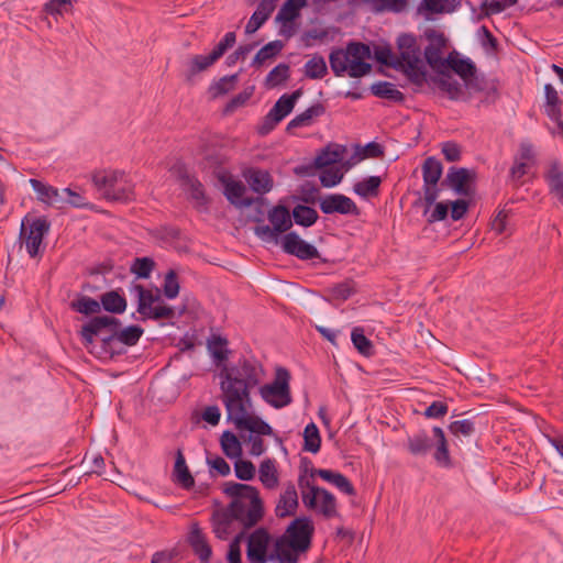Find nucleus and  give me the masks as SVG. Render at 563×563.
<instances>
[{"instance_id":"obj_1","label":"nucleus","mask_w":563,"mask_h":563,"mask_svg":"<svg viewBox=\"0 0 563 563\" xmlns=\"http://www.w3.org/2000/svg\"><path fill=\"white\" fill-rule=\"evenodd\" d=\"M263 367L254 360L242 358L235 365L221 373V399L228 419L239 430H246L260 435H272V427L260 417L252 415L251 390L256 387L263 376Z\"/></svg>"},{"instance_id":"obj_2","label":"nucleus","mask_w":563,"mask_h":563,"mask_svg":"<svg viewBox=\"0 0 563 563\" xmlns=\"http://www.w3.org/2000/svg\"><path fill=\"white\" fill-rule=\"evenodd\" d=\"M224 493L233 498L228 506L231 517L243 528L250 529L262 520L264 505L256 487L230 482L225 484Z\"/></svg>"},{"instance_id":"obj_3","label":"nucleus","mask_w":563,"mask_h":563,"mask_svg":"<svg viewBox=\"0 0 563 563\" xmlns=\"http://www.w3.org/2000/svg\"><path fill=\"white\" fill-rule=\"evenodd\" d=\"M314 526L308 517L294 519L285 532L275 539V556L279 563H298L312 542Z\"/></svg>"},{"instance_id":"obj_4","label":"nucleus","mask_w":563,"mask_h":563,"mask_svg":"<svg viewBox=\"0 0 563 563\" xmlns=\"http://www.w3.org/2000/svg\"><path fill=\"white\" fill-rule=\"evenodd\" d=\"M369 56L371 49L368 45L351 42L345 51L338 48L331 52L329 56L330 67L338 77L347 73L350 77L358 78L371 71L372 66L365 62Z\"/></svg>"},{"instance_id":"obj_5","label":"nucleus","mask_w":563,"mask_h":563,"mask_svg":"<svg viewBox=\"0 0 563 563\" xmlns=\"http://www.w3.org/2000/svg\"><path fill=\"white\" fill-rule=\"evenodd\" d=\"M92 183L102 197L109 201L129 202L134 200V184L121 170L103 169L92 175Z\"/></svg>"},{"instance_id":"obj_6","label":"nucleus","mask_w":563,"mask_h":563,"mask_svg":"<svg viewBox=\"0 0 563 563\" xmlns=\"http://www.w3.org/2000/svg\"><path fill=\"white\" fill-rule=\"evenodd\" d=\"M301 499L305 507L325 519L339 516L335 496L325 488L317 486L306 474L298 477Z\"/></svg>"},{"instance_id":"obj_7","label":"nucleus","mask_w":563,"mask_h":563,"mask_svg":"<svg viewBox=\"0 0 563 563\" xmlns=\"http://www.w3.org/2000/svg\"><path fill=\"white\" fill-rule=\"evenodd\" d=\"M119 325L120 321L114 317H95L81 328V341L89 347L96 339H100L104 349L112 350L115 344V329Z\"/></svg>"},{"instance_id":"obj_8","label":"nucleus","mask_w":563,"mask_h":563,"mask_svg":"<svg viewBox=\"0 0 563 563\" xmlns=\"http://www.w3.org/2000/svg\"><path fill=\"white\" fill-rule=\"evenodd\" d=\"M137 294V312L142 320H161L175 318V309L164 303L159 289L148 290L142 285H135Z\"/></svg>"},{"instance_id":"obj_9","label":"nucleus","mask_w":563,"mask_h":563,"mask_svg":"<svg viewBox=\"0 0 563 563\" xmlns=\"http://www.w3.org/2000/svg\"><path fill=\"white\" fill-rule=\"evenodd\" d=\"M289 380V372L279 367L274 380L260 387L261 397L266 404L276 409L287 407L292 401Z\"/></svg>"},{"instance_id":"obj_10","label":"nucleus","mask_w":563,"mask_h":563,"mask_svg":"<svg viewBox=\"0 0 563 563\" xmlns=\"http://www.w3.org/2000/svg\"><path fill=\"white\" fill-rule=\"evenodd\" d=\"M49 222L44 217L22 221L20 230V240L25 245L26 252L31 257H36L42 253L41 246L44 236L49 231Z\"/></svg>"},{"instance_id":"obj_11","label":"nucleus","mask_w":563,"mask_h":563,"mask_svg":"<svg viewBox=\"0 0 563 563\" xmlns=\"http://www.w3.org/2000/svg\"><path fill=\"white\" fill-rule=\"evenodd\" d=\"M271 540L272 537L265 528H257L249 536L246 558L250 563H279V558L275 556V547L273 551L268 553Z\"/></svg>"},{"instance_id":"obj_12","label":"nucleus","mask_w":563,"mask_h":563,"mask_svg":"<svg viewBox=\"0 0 563 563\" xmlns=\"http://www.w3.org/2000/svg\"><path fill=\"white\" fill-rule=\"evenodd\" d=\"M301 91L296 90L290 95H283L269 110L264 119V124L261 128V133H268L282 120H284L294 109L297 99L300 97Z\"/></svg>"},{"instance_id":"obj_13","label":"nucleus","mask_w":563,"mask_h":563,"mask_svg":"<svg viewBox=\"0 0 563 563\" xmlns=\"http://www.w3.org/2000/svg\"><path fill=\"white\" fill-rule=\"evenodd\" d=\"M396 67H400L415 82H422L426 78L419 47L399 49V56L396 57Z\"/></svg>"},{"instance_id":"obj_14","label":"nucleus","mask_w":563,"mask_h":563,"mask_svg":"<svg viewBox=\"0 0 563 563\" xmlns=\"http://www.w3.org/2000/svg\"><path fill=\"white\" fill-rule=\"evenodd\" d=\"M319 207L324 214H360V209L356 203L350 197L342 194L327 195L320 199Z\"/></svg>"},{"instance_id":"obj_15","label":"nucleus","mask_w":563,"mask_h":563,"mask_svg":"<svg viewBox=\"0 0 563 563\" xmlns=\"http://www.w3.org/2000/svg\"><path fill=\"white\" fill-rule=\"evenodd\" d=\"M282 246L284 252L302 261L320 257L317 247L302 240L295 232H289L284 235Z\"/></svg>"},{"instance_id":"obj_16","label":"nucleus","mask_w":563,"mask_h":563,"mask_svg":"<svg viewBox=\"0 0 563 563\" xmlns=\"http://www.w3.org/2000/svg\"><path fill=\"white\" fill-rule=\"evenodd\" d=\"M429 44L424 48V57L430 67L441 71L445 68L446 59L442 57V51L445 47L446 40L444 35L437 31H430L427 34Z\"/></svg>"},{"instance_id":"obj_17","label":"nucleus","mask_w":563,"mask_h":563,"mask_svg":"<svg viewBox=\"0 0 563 563\" xmlns=\"http://www.w3.org/2000/svg\"><path fill=\"white\" fill-rule=\"evenodd\" d=\"M30 185L35 191L37 200L42 203L56 207L58 209L66 207V199L63 190L35 178L30 179Z\"/></svg>"},{"instance_id":"obj_18","label":"nucleus","mask_w":563,"mask_h":563,"mask_svg":"<svg viewBox=\"0 0 563 563\" xmlns=\"http://www.w3.org/2000/svg\"><path fill=\"white\" fill-rule=\"evenodd\" d=\"M188 543L200 563H209L212 556V549L207 536L197 522L192 523L188 534Z\"/></svg>"},{"instance_id":"obj_19","label":"nucleus","mask_w":563,"mask_h":563,"mask_svg":"<svg viewBox=\"0 0 563 563\" xmlns=\"http://www.w3.org/2000/svg\"><path fill=\"white\" fill-rule=\"evenodd\" d=\"M242 176L250 188L258 195H265L273 189L274 179L267 170L250 167L243 170Z\"/></svg>"},{"instance_id":"obj_20","label":"nucleus","mask_w":563,"mask_h":563,"mask_svg":"<svg viewBox=\"0 0 563 563\" xmlns=\"http://www.w3.org/2000/svg\"><path fill=\"white\" fill-rule=\"evenodd\" d=\"M220 180L224 187L223 195L230 203L236 207H249L252 205V199L244 198L246 187L241 180H236L231 176H222Z\"/></svg>"},{"instance_id":"obj_21","label":"nucleus","mask_w":563,"mask_h":563,"mask_svg":"<svg viewBox=\"0 0 563 563\" xmlns=\"http://www.w3.org/2000/svg\"><path fill=\"white\" fill-rule=\"evenodd\" d=\"M298 505V493L296 486L292 483H287L277 500L275 515L278 518L292 516L296 514Z\"/></svg>"},{"instance_id":"obj_22","label":"nucleus","mask_w":563,"mask_h":563,"mask_svg":"<svg viewBox=\"0 0 563 563\" xmlns=\"http://www.w3.org/2000/svg\"><path fill=\"white\" fill-rule=\"evenodd\" d=\"M235 518L231 517L228 507L212 515V531L220 540H227L233 532L232 525Z\"/></svg>"},{"instance_id":"obj_23","label":"nucleus","mask_w":563,"mask_h":563,"mask_svg":"<svg viewBox=\"0 0 563 563\" xmlns=\"http://www.w3.org/2000/svg\"><path fill=\"white\" fill-rule=\"evenodd\" d=\"M432 433L437 441L435 451L433 453L434 461L442 467H450L452 465V462L444 431L440 427H433Z\"/></svg>"},{"instance_id":"obj_24","label":"nucleus","mask_w":563,"mask_h":563,"mask_svg":"<svg viewBox=\"0 0 563 563\" xmlns=\"http://www.w3.org/2000/svg\"><path fill=\"white\" fill-rule=\"evenodd\" d=\"M471 174L465 168H451L446 175V181L456 194L467 196L470 195Z\"/></svg>"},{"instance_id":"obj_25","label":"nucleus","mask_w":563,"mask_h":563,"mask_svg":"<svg viewBox=\"0 0 563 563\" xmlns=\"http://www.w3.org/2000/svg\"><path fill=\"white\" fill-rule=\"evenodd\" d=\"M345 148L341 145L333 144L323 148L314 158V164L319 168L334 167V164L343 159Z\"/></svg>"},{"instance_id":"obj_26","label":"nucleus","mask_w":563,"mask_h":563,"mask_svg":"<svg viewBox=\"0 0 563 563\" xmlns=\"http://www.w3.org/2000/svg\"><path fill=\"white\" fill-rule=\"evenodd\" d=\"M217 62L212 53L207 55H194L186 63L185 76L188 80L192 79L197 74L207 70Z\"/></svg>"},{"instance_id":"obj_27","label":"nucleus","mask_w":563,"mask_h":563,"mask_svg":"<svg viewBox=\"0 0 563 563\" xmlns=\"http://www.w3.org/2000/svg\"><path fill=\"white\" fill-rule=\"evenodd\" d=\"M432 448V442L426 431H419L407 439V449L415 456L427 455Z\"/></svg>"},{"instance_id":"obj_28","label":"nucleus","mask_w":563,"mask_h":563,"mask_svg":"<svg viewBox=\"0 0 563 563\" xmlns=\"http://www.w3.org/2000/svg\"><path fill=\"white\" fill-rule=\"evenodd\" d=\"M174 474L176 476V482L185 489H190L195 485V479L191 473L189 472L185 456L180 449L177 450L176 461L174 466Z\"/></svg>"},{"instance_id":"obj_29","label":"nucleus","mask_w":563,"mask_h":563,"mask_svg":"<svg viewBox=\"0 0 563 563\" xmlns=\"http://www.w3.org/2000/svg\"><path fill=\"white\" fill-rule=\"evenodd\" d=\"M258 477L263 486L267 489H274L278 486L279 477L275 460L266 459L261 463Z\"/></svg>"},{"instance_id":"obj_30","label":"nucleus","mask_w":563,"mask_h":563,"mask_svg":"<svg viewBox=\"0 0 563 563\" xmlns=\"http://www.w3.org/2000/svg\"><path fill=\"white\" fill-rule=\"evenodd\" d=\"M445 67H450L464 80L472 78L476 73V67L470 59L460 58L453 54L446 58Z\"/></svg>"},{"instance_id":"obj_31","label":"nucleus","mask_w":563,"mask_h":563,"mask_svg":"<svg viewBox=\"0 0 563 563\" xmlns=\"http://www.w3.org/2000/svg\"><path fill=\"white\" fill-rule=\"evenodd\" d=\"M268 220L271 224L279 233H284L292 225L291 214L284 206H276L268 212Z\"/></svg>"},{"instance_id":"obj_32","label":"nucleus","mask_w":563,"mask_h":563,"mask_svg":"<svg viewBox=\"0 0 563 563\" xmlns=\"http://www.w3.org/2000/svg\"><path fill=\"white\" fill-rule=\"evenodd\" d=\"M382 178L379 176H369L353 185V191L355 195L363 199L376 197L379 194V187Z\"/></svg>"},{"instance_id":"obj_33","label":"nucleus","mask_w":563,"mask_h":563,"mask_svg":"<svg viewBox=\"0 0 563 563\" xmlns=\"http://www.w3.org/2000/svg\"><path fill=\"white\" fill-rule=\"evenodd\" d=\"M545 180L548 181L550 192L563 205V172L558 163L550 166L545 174Z\"/></svg>"},{"instance_id":"obj_34","label":"nucleus","mask_w":563,"mask_h":563,"mask_svg":"<svg viewBox=\"0 0 563 563\" xmlns=\"http://www.w3.org/2000/svg\"><path fill=\"white\" fill-rule=\"evenodd\" d=\"M180 178L184 181V186L190 192V198L196 201V205L201 207L206 206L208 200L205 194L203 185L192 176L187 175L185 172L180 173Z\"/></svg>"},{"instance_id":"obj_35","label":"nucleus","mask_w":563,"mask_h":563,"mask_svg":"<svg viewBox=\"0 0 563 563\" xmlns=\"http://www.w3.org/2000/svg\"><path fill=\"white\" fill-rule=\"evenodd\" d=\"M111 313H122L126 309V299L115 290H110L101 295L100 307Z\"/></svg>"},{"instance_id":"obj_36","label":"nucleus","mask_w":563,"mask_h":563,"mask_svg":"<svg viewBox=\"0 0 563 563\" xmlns=\"http://www.w3.org/2000/svg\"><path fill=\"white\" fill-rule=\"evenodd\" d=\"M364 3L369 5L375 13L386 11L400 13L406 10L408 0H364Z\"/></svg>"},{"instance_id":"obj_37","label":"nucleus","mask_w":563,"mask_h":563,"mask_svg":"<svg viewBox=\"0 0 563 563\" xmlns=\"http://www.w3.org/2000/svg\"><path fill=\"white\" fill-rule=\"evenodd\" d=\"M324 113V107L321 103H316L303 112L296 115L289 123L288 129L309 126L314 118H318Z\"/></svg>"},{"instance_id":"obj_38","label":"nucleus","mask_w":563,"mask_h":563,"mask_svg":"<svg viewBox=\"0 0 563 563\" xmlns=\"http://www.w3.org/2000/svg\"><path fill=\"white\" fill-rule=\"evenodd\" d=\"M291 217L296 224L308 228L313 225L319 216L318 212L308 206L297 205L291 212Z\"/></svg>"},{"instance_id":"obj_39","label":"nucleus","mask_w":563,"mask_h":563,"mask_svg":"<svg viewBox=\"0 0 563 563\" xmlns=\"http://www.w3.org/2000/svg\"><path fill=\"white\" fill-rule=\"evenodd\" d=\"M374 96L391 101L400 102L404 100V93L396 86L388 81H379L371 87Z\"/></svg>"},{"instance_id":"obj_40","label":"nucleus","mask_w":563,"mask_h":563,"mask_svg":"<svg viewBox=\"0 0 563 563\" xmlns=\"http://www.w3.org/2000/svg\"><path fill=\"white\" fill-rule=\"evenodd\" d=\"M144 330L139 325H129L121 329V324L115 329V343H122L126 346L135 345L141 339Z\"/></svg>"},{"instance_id":"obj_41","label":"nucleus","mask_w":563,"mask_h":563,"mask_svg":"<svg viewBox=\"0 0 563 563\" xmlns=\"http://www.w3.org/2000/svg\"><path fill=\"white\" fill-rule=\"evenodd\" d=\"M442 175V164L434 157H428L422 165V177L426 185H438Z\"/></svg>"},{"instance_id":"obj_42","label":"nucleus","mask_w":563,"mask_h":563,"mask_svg":"<svg viewBox=\"0 0 563 563\" xmlns=\"http://www.w3.org/2000/svg\"><path fill=\"white\" fill-rule=\"evenodd\" d=\"M321 446V437L316 423L310 422L303 430V450L310 453H318Z\"/></svg>"},{"instance_id":"obj_43","label":"nucleus","mask_w":563,"mask_h":563,"mask_svg":"<svg viewBox=\"0 0 563 563\" xmlns=\"http://www.w3.org/2000/svg\"><path fill=\"white\" fill-rule=\"evenodd\" d=\"M544 93H545L547 114L551 119L558 118L559 115H561L562 101L559 97L556 89L551 84H547L544 86Z\"/></svg>"},{"instance_id":"obj_44","label":"nucleus","mask_w":563,"mask_h":563,"mask_svg":"<svg viewBox=\"0 0 563 563\" xmlns=\"http://www.w3.org/2000/svg\"><path fill=\"white\" fill-rule=\"evenodd\" d=\"M328 73L325 60L320 55H313L305 64V75L310 79H321Z\"/></svg>"},{"instance_id":"obj_45","label":"nucleus","mask_w":563,"mask_h":563,"mask_svg":"<svg viewBox=\"0 0 563 563\" xmlns=\"http://www.w3.org/2000/svg\"><path fill=\"white\" fill-rule=\"evenodd\" d=\"M306 4V0H286L277 13L276 20L280 22H292L298 15L300 9Z\"/></svg>"},{"instance_id":"obj_46","label":"nucleus","mask_w":563,"mask_h":563,"mask_svg":"<svg viewBox=\"0 0 563 563\" xmlns=\"http://www.w3.org/2000/svg\"><path fill=\"white\" fill-rule=\"evenodd\" d=\"M221 448L223 453L230 457H240L242 454V446L234 433L231 431H224L221 435Z\"/></svg>"},{"instance_id":"obj_47","label":"nucleus","mask_w":563,"mask_h":563,"mask_svg":"<svg viewBox=\"0 0 563 563\" xmlns=\"http://www.w3.org/2000/svg\"><path fill=\"white\" fill-rule=\"evenodd\" d=\"M461 0H423L421 8L430 13L453 12Z\"/></svg>"},{"instance_id":"obj_48","label":"nucleus","mask_w":563,"mask_h":563,"mask_svg":"<svg viewBox=\"0 0 563 563\" xmlns=\"http://www.w3.org/2000/svg\"><path fill=\"white\" fill-rule=\"evenodd\" d=\"M437 82L451 100H459L462 96V86L451 75L442 73Z\"/></svg>"},{"instance_id":"obj_49","label":"nucleus","mask_w":563,"mask_h":563,"mask_svg":"<svg viewBox=\"0 0 563 563\" xmlns=\"http://www.w3.org/2000/svg\"><path fill=\"white\" fill-rule=\"evenodd\" d=\"M351 340L354 347L364 356L373 354V344L369 339L364 334V330L361 327H356L352 330Z\"/></svg>"},{"instance_id":"obj_50","label":"nucleus","mask_w":563,"mask_h":563,"mask_svg":"<svg viewBox=\"0 0 563 563\" xmlns=\"http://www.w3.org/2000/svg\"><path fill=\"white\" fill-rule=\"evenodd\" d=\"M76 2L77 0H48L44 4L43 11L57 19L64 13L70 12Z\"/></svg>"},{"instance_id":"obj_51","label":"nucleus","mask_w":563,"mask_h":563,"mask_svg":"<svg viewBox=\"0 0 563 563\" xmlns=\"http://www.w3.org/2000/svg\"><path fill=\"white\" fill-rule=\"evenodd\" d=\"M71 308L86 316L95 314L100 311V301L88 296H81L71 302Z\"/></svg>"},{"instance_id":"obj_52","label":"nucleus","mask_w":563,"mask_h":563,"mask_svg":"<svg viewBox=\"0 0 563 563\" xmlns=\"http://www.w3.org/2000/svg\"><path fill=\"white\" fill-rule=\"evenodd\" d=\"M283 48L280 41H273L264 45L255 55L253 64L261 66L267 59L275 57Z\"/></svg>"},{"instance_id":"obj_53","label":"nucleus","mask_w":563,"mask_h":563,"mask_svg":"<svg viewBox=\"0 0 563 563\" xmlns=\"http://www.w3.org/2000/svg\"><path fill=\"white\" fill-rule=\"evenodd\" d=\"M228 341L220 335H213L208 341V349L213 358L218 362H223L228 358L229 351L227 350Z\"/></svg>"},{"instance_id":"obj_54","label":"nucleus","mask_w":563,"mask_h":563,"mask_svg":"<svg viewBox=\"0 0 563 563\" xmlns=\"http://www.w3.org/2000/svg\"><path fill=\"white\" fill-rule=\"evenodd\" d=\"M289 77V66L287 64H278L266 76L265 84L269 88H274Z\"/></svg>"},{"instance_id":"obj_55","label":"nucleus","mask_w":563,"mask_h":563,"mask_svg":"<svg viewBox=\"0 0 563 563\" xmlns=\"http://www.w3.org/2000/svg\"><path fill=\"white\" fill-rule=\"evenodd\" d=\"M343 173L339 167H323L319 174L320 183L325 188H331L341 183Z\"/></svg>"},{"instance_id":"obj_56","label":"nucleus","mask_w":563,"mask_h":563,"mask_svg":"<svg viewBox=\"0 0 563 563\" xmlns=\"http://www.w3.org/2000/svg\"><path fill=\"white\" fill-rule=\"evenodd\" d=\"M518 0H485L482 3V10L485 16L498 14L508 8L516 5Z\"/></svg>"},{"instance_id":"obj_57","label":"nucleus","mask_w":563,"mask_h":563,"mask_svg":"<svg viewBox=\"0 0 563 563\" xmlns=\"http://www.w3.org/2000/svg\"><path fill=\"white\" fill-rule=\"evenodd\" d=\"M449 431L455 437H470L475 431V424L470 419L456 420L449 424Z\"/></svg>"},{"instance_id":"obj_58","label":"nucleus","mask_w":563,"mask_h":563,"mask_svg":"<svg viewBox=\"0 0 563 563\" xmlns=\"http://www.w3.org/2000/svg\"><path fill=\"white\" fill-rule=\"evenodd\" d=\"M154 265V261L150 257L135 258L131 266V272L140 278H147L150 277Z\"/></svg>"},{"instance_id":"obj_59","label":"nucleus","mask_w":563,"mask_h":563,"mask_svg":"<svg viewBox=\"0 0 563 563\" xmlns=\"http://www.w3.org/2000/svg\"><path fill=\"white\" fill-rule=\"evenodd\" d=\"M163 291L166 298L174 299L179 294V283L177 274L174 271H169L164 278Z\"/></svg>"},{"instance_id":"obj_60","label":"nucleus","mask_w":563,"mask_h":563,"mask_svg":"<svg viewBox=\"0 0 563 563\" xmlns=\"http://www.w3.org/2000/svg\"><path fill=\"white\" fill-rule=\"evenodd\" d=\"M238 80V75L224 76L211 86V91L214 97L228 93L234 88Z\"/></svg>"},{"instance_id":"obj_61","label":"nucleus","mask_w":563,"mask_h":563,"mask_svg":"<svg viewBox=\"0 0 563 563\" xmlns=\"http://www.w3.org/2000/svg\"><path fill=\"white\" fill-rule=\"evenodd\" d=\"M235 476L242 481H251L255 476V466L251 461L238 460L234 464Z\"/></svg>"},{"instance_id":"obj_62","label":"nucleus","mask_w":563,"mask_h":563,"mask_svg":"<svg viewBox=\"0 0 563 563\" xmlns=\"http://www.w3.org/2000/svg\"><path fill=\"white\" fill-rule=\"evenodd\" d=\"M63 194H65L66 206H71L74 208L80 209L89 207V202L81 192L75 191L68 187L63 189Z\"/></svg>"},{"instance_id":"obj_63","label":"nucleus","mask_w":563,"mask_h":563,"mask_svg":"<svg viewBox=\"0 0 563 563\" xmlns=\"http://www.w3.org/2000/svg\"><path fill=\"white\" fill-rule=\"evenodd\" d=\"M253 95V88L245 89L244 91L238 93L235 97H233L225 106L224 113L231 114L233 113L238 108L243 107L252 97Z\"/></svg>"},{"instance_id":"obj_64","label":"nucleus","mask_w":563,"mask_h":563,"mask_svg":"<svg viewBox=\"0 0 563 563\" xmlns=\"http://www.w3.org/2000/svg\"><path fill=\"white\" fill-rule=\"evenodd\" d=\"M236 42V35L235 32H228L223 36V38L216 45V47L212 49L213 57L219 60L224 53L231 48Z\"/></svg>"}]
</instances>
